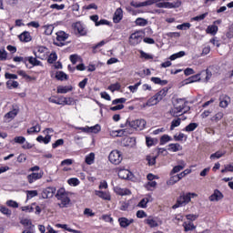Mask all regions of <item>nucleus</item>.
I'll use <instances>...</instances> for the list:
<instances>
[{"instance_id": "obj_1", "label": "nucleus", "mask_w": 233, "mask_h": 233, "mask_svg": "<svg viewBox=\"0 0 233 233\" xmlns=\"http://www.w3.org/2000/svg\"><path fill=\"white\" fill-rule=\"evenodd\" d=\"M56 198V199L61 201L59 207L65 208L70 204V198H68V194H66V191H65L64 188H61L57 191Z\"/></svg>"}, {"instance_id": "obj_2", "label": "nucleus", "mask_w": 233, "mask_h": 233, "mask_svg": "<svg viewBox=\"0 0 233 233\" xmlns=\"http://www.w3.org/2000/svg\"><path fill=\"white\" fill-rule=\"evenodd\" d=\"M198 196L196 193H187V195L180 196L179 198L177 200V203L173 205L172 208H179V207L183 205H187V203H190V199L192 197Z\"/></svg>"}, {"instance_id": "obj_3", "label": "nucleus", "mask_w": 233, "mask_h": 233, "mask_svg": "<svg viewBox=\"0 0 233 233\" xmlns=\"http://www.w3.org/2000/svg\"><path fill=\"white\" fill-rule=\"evenodd\" d=\"M108 159L110 163H113V165H119V163L123 161V156H121V152L113 150L109 154Z\"/></svg>"}, {"instance_id": "obj_4", "label": "nucleus", "mask_w": 233, "mask_h": 233, "mask_svg": "<svg viewBox=\"0 0 233 233\" xmlns=\"http://www.w3.org/2000/svg\"><path fill=\"white\" fill-rule=\"evenodd\" d=\"M179 6H181V1H177L174 3L158 1L156 3L157 8H179Z\"/></svg>"}, {"instance_id": "obj_5", "label": "nucleus", "mask_w": 233, "mask_h": 233, "mask_svg": "<svg viewBox=\"0 0 233 233\" xmlns=\"http://www.w3.org/2000/svg\"><path fill=\"white\" fill-rule=\"evenodd\" d=\"M129 127L135 130H143L147 127V121L145 119H137L129 122Z\"/></svg>"}, {"instance_id": "obj_6", "label": "nucleus", "mask_w": 233, "mask_h": 233, "mask_svg": "<svg viewBox=\"0 0 233 233\" xmlns=\"http://www.w3.org/2000/svg\"><path fill=\"white\" fill-rule=\"evenodd\" d=\"M187 102H186L182 98H178L176 100V103L174 104V114H177L179 112H183V108H185V105H187Z\"/></svg>"}, {"instance_id": "obj_7", "label": "nucleus", "mask_w": 233, "mask_h": 233, "mask_svg": "<svg viewBox=\"0 0 233 233\" xmlns=\"http://www.w3.org/2000/svg\"><path fill=\"white\" fill-rule=\"evenodd\" d=\"M54 194H56V187H46L42 191L43 199H50V198H54Z\"/></svg>"}, {"instance_id": "obj_8", "label": "nucleus", "mask_w": 233, "mask_h": 233, "mask_svg": "<svg viewBox=\"0 0 233 233\" xmlns=\"http://www.w3.org/2000/svg\"><path fill=\"white\" fill-rule=\"evenodd\" d=\"M143 41V36H141L140 32L133 33L129 37V42L131 45H139Z\"/></svg>"}, {"instance_id": "obj_9", "label": "nucleus", "mask_w": 233, "mask_h": 233, "mask_svg": "<svg viewBox=\"0 0 233 233\" xmlns=\"http://www.w3.org/2000/svg\"><path fill=\"white\" fill-rule=\"evenodd\" d=\"M187 167V164L183 161L180 160L178 161V165L174 167L173 169L170 172V176H174V174H177V172H181Z\"/></svg>"}, {"instance_id": "obj_10", "label": "nucleus", "mask_w": 233, "mask_h": 233, "mask_svg": "<svg viewBox=\"0 0 233 233\" xmlns=\"http://www.w3.org/2000/svg\"><path fill=\"white\" fill-rule=\"evenodd\" d=\"M219 106H221V108H227L230 103V97L227 95H222L219 97Z\"/></svg>"}, {"instance_id": "obj_11", "label": "nucleus", "mask_w": 233, "mask_h": 233, "mask_svg": "<svg viewBox=\"0 0 233 233\" xmlns=\"http://www.w3.org/2000/svg\"><path fill=\"white\" fill-rule=\"evenodd\" d=\"M43 177V172L39 173H32L27 176L28 183L32 184L34 181H37V179H41Z\"/></svg>"}, {"instance_id": "obj_12", "label": "nucleus", "mask_w": 233, "mask_h": 233, "mask_svg": "<svg viewBox=\"0 0 233 233\" xmlns=\"http://www.w3.org/2000/svg\"><path fill=\"white\" fill-rule=\"evenodd\" d=\"M118 222L120 224V227H122V228H127V227H130V225H132V223H134V219H128L127 218H118Z\"/></svg>"}, {"instance_id": "obj_13", "label": "nucleus", "mask_w": 233, "mask_h": 233, "mask_svg": "<svg viewBox=\"0 0 233 233\" xmlns=\"http://www.w3.org/2000/svg\"><path fill=\"white\" fill-rule=\"evenodd\" d=\"M123 19V9L121 7L117 8L115 12L113 21L114 23H119Z\"/></svg>"}, {"instance_id": "obj_14", "label": "nucleus", "mask_w": 233, "mask_h": 233, "mask_svg": "<svg viewBox=\"0 0 233 233\" xmlns=\"http://www.w3.org/2000/svg\"><path fill=\"white\" fill-rule=\"evenodd\" d=\"M33 127L27 129V134H37L41 132V126L39 124L33 122Z\"/></svg>"}, {"instance_id": "obj_15", "label": "nucleus", "mask_w": 233, "mask_h": 233, "mask_svg": "<svg viewBox=\"0 0 233 233\" xmlns=\"http://www.w3.org/2000/svg\"><path fill=\"white\" fill-rule=\"evenodd\" d=\"M46 52V47L38 46L37 50L34 52L35 57L38 59H43L45 57V53Z\"/></svg>"}, {"instance_id": "obj_16", "label": "nucleus", "mask_w": 233, "mask_h": 233, "mask_svg": "<svg viewBox=\"0 0 233 233\" xmlns=\"http://www.w3.org/2000/svg\"><path fill=\"white\" fill-rule=\"evenodd\" d=\"M223 198V193L219 190H215L214 194L209 197L210 201H220Z\"/></svg>"}, {"instance_id": "obj_17", "label": "nucleus", "mask_w": 233, "mask_h": 233, "mask_svg": "<svg viewBox=\"0 0 233 233\" xmlns=\"http://www.w3.org/2000/svg\"><path fill=\"white\" fill-rule=\"evenodd\" d=\"M50 139H52V135H46L45 137L43 136H38L36 141H38V143H45V145H48V143H50Z\"/></svg>"}, {"instance_id": "obj_18", "label": "nucleus", "mask_w": 233, "mask_h": 233, "mask_svg": "<svg viewBox=\"0 0 233 233\" xmlns=\"http://www.w3.org/2000/svg\"><path fill=\"white\" fill-rule=\"evenodd\" d=\"M130 176V171L127 169H120L118 170V177H120V179H128Z\"/></svg>"}, {"instance_id": "obj_19", "label": "nucleus", "mask_w": 233, "mask_h": 233, "mask_svg": "<svg viewBox=\"0 0 233 233\" xmlns=\"http://www.w3.org/2000/svg\"><path fill=\"white\" fill-rule=\"evenodd\" d=\"M19 39L24 43H28V41H32V36H30V33L25 31L19 35Z\"/></svg>"}, {"instance_id": "obj_20", "label": "nucleus", "mask_w": 233, "mask_h": 233, "mask_svg": "<svg viewBox=\"0 0 233 233\" xmlns=\"http://www.w3.org/2000/svg\"><path fill=\"white\" fill-rule=\"evenodd\" d=\"M218 27L216 25H208L206 29V32L208 34H210L211 35H216L218 34Z\"/></svg>"}, {"instance_id": "obj_21", "label": "nucleus", "mask_w": 233, "mask_h": 233, "mask_svg": "<svg viewBox=\"0 0 233 233\" xmlns=\"http://www.w3.org/2000/svg\"><path fill=\"white\" fill-rule=\"evenodd\" d=\"M167 94H168V89H162L158 93H157L155 96L159 102V101H162V99L167 96Z\"/></svg>"}, {"instance_id": "obj_22", "label": "nucleus", "mask_w": 233, "mask_h": 233, "mask_svg": "<svg viewBox=\"0 0 233 233\" xmlns=\"http://www.w3.org/2000/svg\"><path fill=\"white\" fill-rule=\"evenodd\" d=\"M68 39V35L64 31L56 33V41H66Z\"/></svg>"}, {"instance_id": "obj_23", "label": "nucleus", "mask_w": 233, "mask_h": 233, "mask_svg": "<svg viewBox=\"0 0 233 233\" xmlns=\"http://www.w3.org/2000/svg\"><path fill=\"white\" fill-rule=\"evenodd\" d=\"M96 196H98V198H101L102 199H105L106 201H110V195L106 192L96 191Z\"/></svg>"}, {"instance_id": "obj_24", "label": "nucleus", "mask_w": 233, "mask_h": 233, "mask_svg": "<svg viewBox=\"0 0 233 233\" xmlns=\"http://www.w3.org/2000/svg\"><path fill=\"white\" fill-rule=\"evenodd\" d=\"M151 81L155 83V85H160L161 86H165V85L168 84V81L161 80L159 77H151Z\"/></svg>"}, {"instance_id": "obj_25", "label": "nucleus", "mask_w": 233, "mask_h": 233, "mask_svg": "<svg viewBox=\"0 0 233 233\" xmlns=\"http://www.w3.org/2000/svg\"><path fill=\"white\" fill-rule=\"evenodd\" d=\"M157 103H159V100L154 96L147 100L144 106H154V105H157Z\"/></svg>"}, {"instance_id": "obj_26", "label": "nucleus", "mask_w": 233, "mask_h": 233, "mask_svg": "<svg viewBox=\"0 0 233 233\" xmlns=\"http://www.w3.org/2000/svg\"><path fill=\"white\" fill-rule=\"evenodd\" d=\"M67 92H72V86H62L57 87V94H67Z\"/></svg>"}, {"instance_id": "obj_27", "label": "nucleus", "mask_w": 233, "mask_h": 233, "mask_svg": "<svg viewBox=\"0 0 233 233\" xmlns=\"http://www.w3.org/2000/svg\"><path fill=\"white\" fill-rule=\"evenodd\" d=\"M75 29L80 34V35H86V31L83 28L81 23H76L75 25Z\"/></svg>"}, {"instance_id": "obj_28", "label": "nucleus", "mask_w": 233, "mask_h": 233, "mask_svg": "<svg viewBox=\"0 0 233 233\" xmlns=\"http://www.w3.org/2000/svg\"><path fill=\"white\" fill-rule=\"evenodd\" d=\"M21 224L24 225V227H28V230L34 229V225H32V220L28 218L22 219Z\"/></svg>"}, {"instance_id": "obj_29", "label": "nucleus", "mask_w": 233, "mask_h": 233, "mask_svg": "<svg viewBox=\"0 0 233 233\" xmlns=\"http://www.w3.org/2000/svg\"><path fill=\"white\" fill-rule=\"evenodd\" d=\"M200 76L201 74H197L190 76L189 78H187V82L186 83V85H188V83H196V81H201Z\"/></svg>"}, {"instance_id": "obj_30", "label": "nucleus", "mask_w": 233, "mask_h": 233, "mask_svg": "<svg viewBox=\"0 0 233 233\" xmlns=\"http://www.w3.org/2000/svg\"><path fill=\"white\" fill-rule=\"evenodd\" d=\"M94 159H96V154L90 153L88 156L86 157V165H92L94 163Z\"/></svg>"}, {"instance_id": "obj_31", "label": "nucleus", "mask_w": 233, "mask_h": 233, "mask_svg": "<svg viewBox=\"0 0 233 233\" xmlns=\"http://www.w3.org/2000/svg\"><path fill=\"white\" fill-rule=\"evenodd\" d=\"M115 192L118 194L119 196H127V194H130V190L128 189H121L120 187H115Z\"/></svg>"}, {"instance_id": "obj_32", "label": "nucleus", "mask_w": 233, "mask_h": 233, "mask_svg": "<svg viewBox=\"0 0 233 233\" xmlns=\"http://www.w3.org/2000/svg\"><path fill=\"white\" fill-rule=\"evenodd\" d=\"M198 127V123H190L188 126L185 127L186 132H194Z\"/></svg>"}, {"instance_id": "obj_33", "label": "nucleus", "mask_w": 233, "mask_h": 233, "mask_svg": "<svg viewBox=\"0 0 233 233\" xmlns=\"http://www.w3.org/2000/svg\"><path fill=\"white\" fill-rule=\"evenodd\" d=\"M56 79H58V81H63L64 79H68V76H66V74H65V72L63 71H59L56 73Z\"/></svg>"}, {"instance_id": "obj_34", "label": "nucleus", "mask_w": 233, "mask_h": 233, "mask_svg": "<svg viewBox=\"0 0 233 233\" xmlns=\"http://www.w3.org/2000/svg\"><path fill=\"white\" fill-rule=\"evenodd\" d=\"M177 181H179V178L177 177V175H175V176H172L170 179L167 181V185H169V186L176 185Z\"/></svg>"}, {"instance_id": "obj_35", "label": "nucleus", "mask_w": 233, "mask_h": 233, "mask_svg": "<svg viewBox=\"0 0 233 233\" xmlns=\"http://www.w3.org/2000/svg\"><path fill=\"white\" fill-rule=\"evenodd\" d=\"M183 56H185V51H180L177 54L172 55L169 57V59H170V61H176V59H177L178 57H183Z\"/></svg>"}, {"instance_id": "obj_36", "label": "nucleus", "mask_w": 233, "mask_h": 233, "mask_svg": "<svg viewBox=\"0 0 233 233\" xmlns=\"http://www.w3.org/2000/svg\"><path fill=\"white\" fill-rule=\"evenodd\" d=\"M180 125H181V118L178 117L177 119L172 120L170 130H174L176 127H179Z\"/></svg>"}, {"instance_id": "obj_37", "label": "nucleus", "mask_w": 233, "mask_h": 233, "mask_svg": "<svg viewBox=\"0 0 233 233\" xmlns=\"http://www.w3.org/2000/svg\"><path fill=\"white\" fill-rule=\"evenodd\" d=\"M117 134H121V136H130V134H133V131L131 128L120 129L117 131Z\"/></svg>"}, {"instance_id": "obj_38", "label": "nucleus", "mask_w": 233, "mask_h": 233, "mask_svg": "<svg viewBox=\"0 0 233 233\" xmlns=\"http://www.w3.org/2000/svg\"><path fill=\"white\" fill-rule=\"evenodd\" d=\"M168 150H172V152H178V150H181V146L179 144H170Z\"/></svg>"}, {"instance_id": "obj_39", "label": "nucleus", "mask_w": 233, "mask_h": 233, "mask_svg": "<svg viewBox=\"0 0 233 233\" xmlns=\"http://www.w3.org/2000/svg\"><path fill=\"white\" fill-rule=\"evenodd\" d=\"M27 61H29L30 65H34V66H38V65L41 64V62L37 59H35V57H32L29 56L27 57Z\"/></svg>"}, {"instance_id": "obj_40", "label": "nucleus", "mask_w": 233, "mask_h": 233, "mask_svg": "<svg viewBox=\"0 0 233 233\" xmlns=\"http://www.w3.org/2000/svg\"><path fill=\"white\" fill-rule=\"evenodd\" d=\"M146 223L149 225V227H151L152 228H154V227H157V222L152 218H148L147 219H146Z\"/></svg>"}, {"instance_id": "obj_41", "label": "nucleus", "mask_w": 233, "mask_h": 233, "mask_svg": "<svg viewBox=\"0 0 233 233\" xmlns=\"http://www.w3.org/2000/svg\"><path fill=\"white\" fill-rule=\"evenodd\" d=\"M183 227H184L186 232H188V230H194L196 228V226H194L193 223L187 224V222H185L183 224Z\"/></svg>"}, {"instance_id": "obj_42", "label": "nucleus", "mask_w": 233, "mask_h": 233, "mask_svg": "<svg viewBox=\"0 0 233 233\" xmlns=\"http://www.w3.org/2000/svg\"><path fill=\"white\" fill-rule=\"evenodd\" d=\"M17 109H14L10 112H8L6 115H5V117H7V119H14V117H15V116H17Z\"/></svg>"}, {"instance_id": "obj_43", "label": "nucleus", "mask_w": 233, "mask_h": 233, "mask_svg": "<svg viewBox=\"0 0 233 233\" xmlns=\"http://www.w3.org/2000/svg\"><path fill=\"white\" fill-rule=\"evenodd\" d=\"M6 85L8 86V88H17L19 86V83L17 81H14V80H9L6 82Z\"/></svg>"}, {"instance_id": "obj_44", "label": "nucleus", "mask_w": 233, "mask_h": 233, "mask_svg": "<svg viewBox=\"0 0 233 233\" xmlns=\"http://www.w3.org/2000/svg\"><path fill=\"white\" fill-rule=\"evenodd\" d=\"M121 85L119 83L112 84L108 86V90L116 92V90H120Z\"/></svg>"}, {"instance_id": "obj_45", "label": "nucleus", "mask_w": 233, "mask_h": 233, "mask_svg": "<svg viewBox=\"0 0 233 233\" xmlns=\"http://www.w3.org/2000/svg\"><path fill=\"white\" fill-rule=\"evenodd\" d=\"M62 101L61 103H63L62 105H73L74 104V98L72 97H62Z\"/></svg>"}, {"instance_id": "obj_46", "label": "nucleus", "mask_w": 233, "mask_h": 233, "mask_svg": "<svg viewBox=\"0 0 233 233\" xmlns=\"http://www.w3.org/2000/svg\"><path fill=\"white\" fill-rule=\"evenodd\" d=\"M177 30H188L190 28V23H184L177 26Z\"/></svg>"}, {"instance_id": "obj_47", "label": "nucleus", "mask_w": 233, "mask_h": 233, "mask_svg": "<svg viewBox=\"0 0 233 233\" xmlns=\"http://www.w3.org/2000/svg\"><path fill=\"white\" fill-rule=\"evenodd\" d=\"M14 61L15 63H25V65H26V61H28V58H25V57H22V56H15L14 57Z\"/></svg>"}, {"instance_id": "obj_48", "label": "nucleus", "mask_w": 233, "mask_h": 233, "mask_svg": "<svg viewBox=\"0 0 233 233\" xmlns=\"http://www.w3.org/2000/svg\"><path fill=\"white\" fill-rule=\"evenodd\" d=\"M147 20L144 18H137L136 20V25H137L138 26H145L147 25Z\"/></svg>"}, {"instance_id": "obj_49", "label": "nucleus", "mask_w": 233, "mask_h": 233, "mask_svg": "<svg viewBox=\"0 0 233 233\" xmlns=\"http://www.w3.org/2000/svg\"><path fill=\"white\" fill-rule=\"evenodd\" d=\"M170 137L168 135H164L160 138V145H165V143H168L170 141Z\"/></svg>"}, {"instance_id": "obj_50", "label": "nucleus", "mask_w": 233, "mask_h": 233, "mask_svg": "<svg viewBox=\"0 0 233 233\" xmlns=\"http://www.w3.org/2000/svg\"><path fill=\"white\" fill-rule=\"evenodd\" d=\"M15 143H18L19 145H23V143H25V141H26V138H25V137H15L14 138Z\"/></svg>"}, {"instance_id": "obj_51", "label": "nucleus", "mask_w": 233, "mask_h": 233, "mask_svg": "<svg viewBox=\"0 0 233 233\" xmlns=\"http://www.w3.org/2000/svg\"><path fill=\"white\" fill-rule=\"evenodd\" d=\"M0 212H2V214H5V216H11L12 215V211L10 209H8L5 207H1L0 208Z\"/></svg>"}, {"instance_id": "obj_52", "label": "nucleus", "mask_w": 233, "mask_h": 233, "mask_svg": "<svg viewBox=\"0 0 233 233\" xmlns=\"http://www.w3.org/2000/svg\"><path fill=\"white\" fill-rule=\"evenodd\" d=\"M101 130L100 125H96L95 127H89V132H93L94 134H97Z\"/></svg>"}, {"instance_id": "obj_53", "label": "nucleus", "mask_w": 233, "mask_h": 233, "mask_svg": "<svg viewBox=\"0 0 233 233\" xmlns=\"http://www.w3.org/2000/svg\"><path fill=\"white\" fill-rule=\"evenodd\" d=\"M148 201H149L148 198H143V199L138 203V207H140L141 208H147V205Z\"/></svg>"}, {"instance_id": "obj_54", "label": "nucleus", "mask_w": 233, "mask_h": 233, "mask_svg": "<svg viewBox=\"0 0 233 233\" xmlns=\"http://www.w3.org/2000/svg\"><path fill=\"white\" fill-rule=\"evenodd\" d=\"M56 60H57V55L56 53H52L47 59V63L52 64L54 63V61H56Z\"/></svg>"}, {"instance_id": "obj_55", "label": "nucleus", "mask_w": 233, "mask_h": 233, "mask_svg": "<svg viewBox=\"0 0 233 233\" xmlns=\"http://www.w3.org/2000/svg\"><path fill=\"white\" fill-rule=\"evenodd\" d=\"M7 207H12L13 208H17L19 207V204L14 200H8L6 202Z\"/></svg>"}, {"instance_id": "obj_56", "label": "nucleus", "mask_w": 233, "mask_h": 233, "mask_svg": "<svg viewBox=\"0 0 233 233\" xmlns=\"http://www.w3.org/2000/svg\"><path fill=\"white\" fill-rule=\"evenodd\" d=\"M52 32H54V26L52 25L46 26V30H45L46 35H52Z\"/></svg>"}, {"instance_id": "obj_57", "label": "nucleus", "mask_w": 233, "mask_h": 233, "mask_svg": "<svg viewBox=\"0 0 233 233\" xmlns=\"http://www.w3.org/2000/svg\"><path fill=\"white\" fill-rule=\"evenodd\" d=\"M67 183L69 185H73V187H77V185H79V179L77 178H70Z\"/></svg>"}, {"instance_id": "obj_58", "label": "nucleus", "mask_w": 233, "mask_h": 233, "mask_svg": "<svg viewBox=\"0 0 233 233\" xmlns=\"http://www.w3.org/2000/svg\"><path fill=\"white\" fill-rule=\"evenodd\" d=\"M207 15H208V13H204L200 15L195 16L193 18L194 21H203V19H205V17H207Z\"/></svg>"}, {"instance_id": "obj_59", "label": "nucleus", "mask_w": 233, "mask_h": 233, "mask_svg": "<svg viewBox=\"0 0 233 233\" xmlns=\"http://www.w3.org/2000/svg\"><path fill=\"white\" fill-rule=\"evenodd\" d=\"M223 156V153L217 151L216 153L210 156V159H219Z\"/></svg>"}, {"instance_id": "obj_60", "label": "nucleus", "mask_w": 233, "mask_h": 233, "mask_svg": "<svg viewBox=\"0 0 233 233\" xmlns=\"http://www.w3.org/2000/svg\"><path fill=\"white\" fill-rule=\"evenodd\" d=\"M69 59H70L71 63H73V65H76V63H77V61H79V56L71 55Z\"/></svg>"}, {"instance_id": "obj_61", "label": "nucleus", "mask_w": 233, "mask_h": 233, "mask_svg": "<svg viewBox=\"0 0 233 233\" xmlns=\"http://www.w3.org/2000/svg\"><path fill=\"white\" fill-rule=\"evenodd\" d=\"M64 143L65 140H63V138H60L53 144V148H57V147H61V145H64Z\"/></svg>"}, {"instance_id": "obj_62", "label": "nucleus", "mask_w": 233, "mask_h": 233, "mask_svg": "<svg viewBox=\"0 0 233 233\" xmlns=\"http://www.w3.org/2000/svg\"><path fill=\"white\" fill-rule=\"evenodd\" d=\"M140 85H141V82H138V83L135 84L134 86H129L128 88H129L130 92L134 93V92H136V90H137V88L139 87Z\"/></svg>"}, {"instance_id": "obj_63", "label": "nucleus", "mask_w": 233, "mask_h": 233, "mask_svg": "<svg viewBox=\"0 0 233 233\" xmlns=\"http://www.w3.org/2000/svg\"><path fill=\"white\" fill-rule=\"evenodd\" d=\"M50 8H53L56 10H63L65 8V5L53 4L51 5Z\"/></svg>"}, {"instance_id": "obj_64", "label": "nucleus", "mask_w": 233, "mask_h": 233, "mask_svg": "<svg viewBox=\"0 0 233 233\" xmlns=\"http://www.w3.org/2000/svg\"><path fill=\"white\" fill-rule=\"evenodd\" d=\"M37 196V190L27 191V198H35Z\"/></svg>"}]
</instances>
